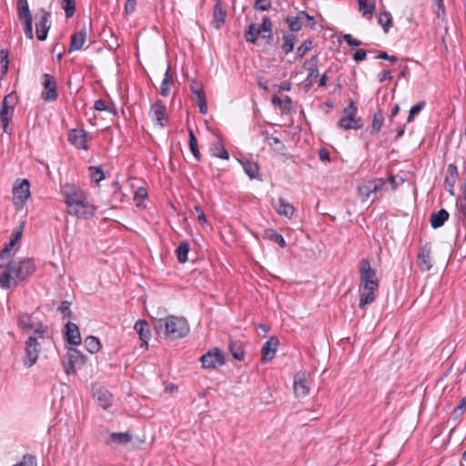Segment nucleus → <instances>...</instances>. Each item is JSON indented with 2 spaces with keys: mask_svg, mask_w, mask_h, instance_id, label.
I'll list each match as a JSON object with an SVG mask.
<instances>
[{
  "mask_svg": "<svg viewBox=\"0 0 466 466\" xmlns=\"http://www.w3.org/2000/svg\"><path fill=\"white\" fill-rule=\"evenodd\" d=\"M61 7L64 9L66 16L70 18L76 12V0H62Z\"/></svg>",
  "mask_w": 466,
  "mask_h": 466,
  "instance_id": "48",
  "label": "nucleus"
},
{
  "mask_svg": "<svg viewBox=\"0 0 466 466\" xmlns=\"http://www.w3.org/2000/svg\"><path fill=\"white\" fill-rule=\"evenodd\" d=\"M211 153H212V156L221 158V159H228L229 158V154H228V150L222 145H219V144L214 145L211 147Z\"/></svg>",
  "mask_w": 466,
  "mask_h": 466,
  "instance_id": "49",
  "label": "nucleus"
},
{
  "mask_svg": "<svg viewBox=\"0 0 466 466\" xmlns=\"http://www.w3.org/2000/svg\"><path fill=\"white\" fill-rule=\"evenodd\" d=\"M284 21L287 23L289 29L291 32H299L304 25L300 12H298L296 15L286 16Z\"/></svg>",
  "mask_w": 466,
  "mask_h": 466,
  "instance_id": "36",
  "label": "nucleus"
},
{
  "mask_svg": "<svg viewBox=\"0 0 466 466\" xmlns=\"http://www.w3.org/2000/svg\"><path fill=\"white\" fill-rule=\"evenodd\" d=\"M16 103L17 97L15 93H10L3 98L0 110V122L5 133H9V123L13 117Z\"/></svg>",
  "mask_w": 466,
  "mask_h": 466,
  "instance_id": "4",
  "label": "nucleus"
},
{
  "mask_svg": "<svg viewBox=\"0 0 466 466\" xmlns=\"http://www.w3.org/2000/svg\"><path fill=\"white\" fill-rule=\"evenodd\" d=\"M265 237L268 238L270 240L275 241L279 244L280 248H285L287 246L286 241L281 234L278 233L274 229H267L265 231Z\"/></svg>",
  "mask_w": 466,
  "mask_h": 466,
  "instance_id": "47",
  "label": "nucleus"
},
{
  "mask_svg": "<svg viewBox=\"0 0 466 466\" xmlns=\"http://www.w3.org/2000/svg\"><path fill=\"white\" fill-rule=\"evenodd\" d=\"M132 441V435L128 432H113L106 441L107 445H126Z\"/></svg>",
  "mask_w": 466,
  "mask_h": 466,
  "instance_id": "29",
  "label": "nucleus"
},
{
  "mask_svg": "<svg viewBox=\"0 0 466 466\" xmlns=\"http://www.w3.org/2000/svg\"><path fill=\"white\" fill-rule=\"evenodd\" d=\"M86 39V29L83 27L80 31L71 35L69 52L81 50Z\"/></svg>",
  "mask_w": 466,
  "mask_h": 466,
  "instance_id": "27",
  "label": "nucleus"
},
{
  "mask_svg": "<svg viewBox=\"0 0 466 466\" xmlns=\"http://www.w3.org/2000/svg\"><path fill=\"white\" fill-rule=\"evenodd\" d=\"M240 164L249 178L254 179L259 177V167L258 163L251 160H241Z\"/></svg>",
  "mask_w": 466,
  "mask_h": 466,
  "instance_id": "35",
  "label": "nucleus"
},
{
  "mask_svg": "<svg viewBox=\"0 0 466 466\" xmlns=\"http://www.w3.org/2000/svg\"><path fill=\"white\" fill-rule=\"evenodd\" d=\"M23 228H24V223H22V224L19 226L18 229H17V230H15V231L13 233V235H12V237H11V238H10V241H12V242H14L15 244H16V243L21 239V238H22Z\"/></svg>",
  "mask_w": 466,
  "mask_h": 466,
  "instance_id": "64",
  "label": "nucleus"
},
{
  "mask_svg": "<svg viewBox=\"0 0 466 466\" xmlns=\"http://www.w3.org/2000/svg\"><path fill=\"white\" fill-rule=\"evenodd\" d=\"M384 122V116L380 109H378L377 112L373 115V119L371 123V133H379L381 129V127Z\"/></svg>",
  "mask_w": 466,
  "mask_h": 466,
  "instance_id": "42",
  "label": "nucleus"
},
{
  "mask_svg": "<svg viewBox=\"0 0 466 466\" xmlns=\"http://www.w3.org/2000/svg\"><path fill=\"white\" fill-rule=\"evenodd\" d=\"M318 63L319 56L317 55L304 63L303 67L309 71L308 78H315L319 76Z\"/></svg>",
  "mask_w": 466,
  "mask_h": 466,
  "instance_id": "39",
  "label": "nucleus"
},
{
  "mask_svg": "<svg viewBox=\"0 0 466 466\" xmlns=\"http://www.w3.org/2000/svg\"><path fill=\"white\" fill-rule=\"evenodd\" d=\"M13 268L15 278L19 280H25L35 271V265L30 258H24L19 262H10Z\"/></svg>",
  "mask_w": 466,
  "mask_h": 466,
  "instance_id": "8",
  "label": "nucleus"
},
{
  "mask_svg": "<svg viewBox=\"0 0 466 466\" xmlns=\"http://www.w3.org/2000/svg\"><path fill=\"white\" fill-rule=\"evenodd\" d=\"M85 347L88 352L94 354L99 351L101 344L97 338L88 336L85 339Z\"/></svg>",
  "mask_w": 466,
  "mask_h": 466,
  "instance_id": "41",
  "label": "nucleus"
},
{
  "mask_svg": "<svg viewBox=\"0 0 466 466\" xmlns=\"http://www.w3.org/2000/svg\"><path fill=\"white\" fill-rule=\"evenodd\" d=\"M293 389L298 398L305 397L309 393V379L306 372L299 371L295 374Z\"/></svg>",
  "mask_w": 466,
  "mask_h": 466,
  "instance_id": "15",
  "label": "nucleus"
},
{
  "mask_svg": "<svg viewBox=\"0 0 466 466\" xmlns=\"http://www.w3.org/2000/svg\"><path fill=\"white\" fill-rule=\"evenodd\" d=\"M93 398L100 408H109L112 405V394L102 386H93Z\"/></svg>",
  "mask_w": 466,
  "mask_h": 466,
  "instance_id": "20",
  "label": "nucleus"
},
{
  "mask_svg": "<svg viewBox=\"0 0 466 466\" xmlns=\"http://www.w3.org/2000/svg\"><path fill=\"white\" fill-rule=\"evenodd\" d=\"M385 181L381 178L368 181L358 187V194L362 201H366L371 195L382 189Z\"/></svg>",
  "mask_w": 466,
  "mask_h": 466,
  "instance_id": "16",
  "label": "nucleus"
},
{
  "mask_svg": "<svg viewBox=\"0 0 466 466\" xmlns=\"http://www.w3.org/2000/svg\"><path fill=\"white\" fill-rule=\"evenodd\" d=\"M434 5L436 6L435 13L439 17H443L445 15V6L443 0H434Z\"/></svg>",
  "mask_w": 466,
  "mask_h": 466,
  "instance_id": "61",
  "label": "nucleus"
},
{
  "mask_svg": "<svg viewBox=\"0 0 466 466\" xmlns=\"http://www.w3.org/2000/svg\"><path fill=\"white\" fill-rule=\"evenodd\" d=\"M70 305H71V303L67 300L62 301L61 304L59 305L57 310L61 314L65 315L64 318L71 316Z\"/></svg>",
  "mask_w": 466,
  "mask_h": 466,
  "instance_id": "57",
  "label": "nucleus"
},
{
  "mask_svg": "<svg viewBox=\"0 0 466 466\" xmlns=\"http://www.w3.org/2000/svg\"><path fill=\"white\" fill-rule=\"evenodd\" d=\"M431 254V245L430 243H426L420 247L417 255V263L422 271H428L432 268Z\"/></svg>",
  "mask_w": 466,
  "mask_h": 466,
  "instance_id": "19",
  "label": "nucleus"
},
{
  "mask_svg": "<svg viewBox=\"0 0 466 466\" xmlns=\"http://www.w3.org/2000/svg\"><path fill=\"white\" fill-rule=\"evenodd\" d=\"M35 34L39 41H45L51 27V13L45 8H39L35 14Z\"/></svg>",
  "mask_w": 466,
  "mask_h": 466,
  "instance_id": "5",
  "label": "nucleus"
},
{
  "mask_svg": "<svg viewBox=\"0 0 466 466\" xmlns=\"http://www.w3.org/2000/svg\"><path fill=\"white\" fill-rule=\"evenodd\" d=\"M149 115L160 127L167 124V107L161 101H157L151 106Z\"/></svg>",
  "mask_w": 466,
  "mask_h": 466,
  "instance_id": "18",
  "label": "nucleus"
},
{
  "mask_svg": "<svg viewBox=\"0 0 466 466\" xmlns=\"http://www.w3.org/2000/svg\"><path fill=\"white\" fill-rule=\"evenodd\" d=\"M86 361L84 356L78 350L69 348L65 361V370L66 374H74L77 369H80Z\"/></svg>",
  "mask_w": 466,
  "mask_h": 466,
  "instance_id": "9",
  "label": "nucleus"
},
{
  "mask_svg": "<svg viewBox=\"0 0 466 466\" xmlns=\"http://www.w3.org/2000/svg\"><path fill=\"white\" fill-rule=\"evenodd\" d=\"M275 209L278 214L288 218H291L295 212V208L283 198H279L278 199V204L275 206Z\"/></svg>",
  "mask_w": 466,
  "mask_h": 466,
  "instance_id": "30",
  "label": "nucleus"
},
{
  "mask_svg": "<svg viewBox=\"0 0 466 466\" xmlns=\"http://www.w3.org/2000/svg\"><path fill=\"white\" fill-rule=\"evenodd\" d=\"M188 137H189L188 143H189L190 151H191L192 155L194 156V157L196 158V160L199 161L201 155H200V152L198 147L197 137L191 128L188 129Z\"/></svg>",
  "mask_w": 466,
  "mask_h": 466,
  "instance_id": "43",
  "label": "nucleus"
},
{
  "mask_svg": "<svg viewBox=\"0 0 466 466\" xmlns=\"http://www.w3.org/2000/svg\"><path fill=\"white\" fill-rule=\"evenodd\" d=\"M359 9L362 14V16L367 19H371L376 4L373 0H358Z\"/></svg>",
  "mask_w": 466,
  "mask_h": 466,
  "instance_id": "34",
  "label": "nucleus"
},
{
  "mask_svg": "<svg viewBox=\"0 0 466 466\" xmlns=\"http://www.w3.org/2000/svg\"><path fill=\"white\" fill-rule=\"evenodd\" d=\"M18 327L25 332L32 330L36 324L32 320V317L26 313L20 314L17 318Z\"/></svg>",
  "mask_w": 466,
  "mask_h": 466,
  "instance_id": "38",
  "label": "nucleus"
},
{
  "mask_svg": "<svg viewBox=\"0 0 466 466\" xmlns=\"http://www.w3.org/2000/svg\"><path fill=\"white\" fill-rule=\"evenodd\" d=\"M30 197V183L27 179L21 180L13 188L14 205L22 208Z\"/></svg>",
  "mask_w": 466,
  "mask_h": 466,
  "instance_id": "11",
  "label": "nucleus"
},
{
  "mask_svg": "<svg viewBox=\"0 0 466 466\" xmlns=\"http://www.w3.org/2000/svg\"><path fill=\"white\" fill-rule=\"evenodd\" d=\"M338 127L343 130L360 129L363 127V121L356 116H342L338 122Z\"/></svg>",
  "mask_w": 466,
  "mask_h": 466,
  "instance_id": "24",
  "label": "nucleus"
},
{
  "mask_svg": "<svg viewBox=\"0 0 466 466\" xmlns=\"http://www.w3.org/2000/svg\"><path fill=\"white\" fill-rule=\"evenodd\" d=\"M43 77L44 90L42 91L41 97L46 102H53L56 100L58 96L56 79L49 74H44Z\"/></svg>",
  "mask_w": 466,
  "mask_h": 466,
  "instance_id": "12",
  "label": "nucleus"
},
{
  "mask_svg": "<svg viewBox=\"0 0 466 466\" xmlns=\"http://www.w3.org/2000/svg\"><path fill=\"white\" fill-rule=\"evenodd\" d=\"M190 90L192 94L196 96L195 101L199 107V112L203 115L207 114V99L204 94L202 83L197 79H193L190 82Z\"/></svg>",
  "mask_w": 466,
  "mask_h": 466,
  "instance_id": "17",
  "label": "nucleus"
},
{
  "mask_svg": "<svg viewBox=\"0 0 466 466\" xmlns=\"http://www.w3.org/2000/svg\"><path fill=\"white\" fill-rule=\"evenodd\" d=\"M447 176L445 177V188L451 194H454V187L459 176L458 167L455 164L451 163L448 165Z\"/></svg>",
  "mask_w": 466,
  "mask_h": 466,
  "instance_id": "22",
  "label": "nucleus"
},
{
  "mask_svg": "<svg viewBox=\"0 0 466 466\" xmlns=\"http://www.w3.org/2000/svg\"><path fill=\"white\" fill-rule=\"evenodd\" d=\"M202 367L204 369H215L217 366H221L225 363L223 353L218 348L208 351L200 358Z\"/></svg>",
  "mask_w": 466,
  "mask_h": 466,
  "instance_id": "13",
  "label": "nucleus"
},
{
  "mask_svg": "<svg viewBox=\"0 0 466 466\" xmlns=\"http://www.w3.org/2000/svg\"><path fill=\"white\" fill-rule=\"evenodd\" d=\"M360 285L359 295L360 309H364L367 305L375 300V290L379 287V279L376 271L371 268L369 259H362L360 266Z\"/></svg>",
  "mask_w": 466,
  "mask_h": 466,
  "instance_id": "1",
  "label": "nucleus"
},
{
  "mask_svg": "<svg viewBox=\"0 0 466 466\" xmlns=\"http://www.w3.org/2000/svg\"><path fill=\"white\" fill-rule=\"evenodd\" d=\"M228 350L232 357L237 360H243L245 358V350L243 343L239 340L229 339Z\"/></svg>",
  "mask_w": 466,
  "mask_h": 466,
  "instance_id": "32",
  "label": "nucleus"
},
{
  "mask_svg": "<svg viewBox=\"0 0 466 466\" xmlns=\"http://www.w3.org/2000/svg\"><path fill=\"white\" fill-rule=\"evenodd\" d=\"M462 196L456 200L457 216L462 225L466 224V183L461 187Z\"/></svg>",
  "mask_w": 466,
  "mask_h": 466,
  "instance_id": "28",
  "label": "nucleus"
},
{
  "mask_svg": "<svg viewBox=\"0 0 466 466\" xmlns=\"http://www.w3.org/2000/svg\"><path fill=\"white\" fill-rule=\"evenodd\" d=\"M33 329V335H31L30 337H36V341H38V339H44L45 334L47 331V327L43 325L41 322H38L36 323Z\"/></svg>",
  "mask_w": 466,
  "mask_h": 466,
  "instance_id": "53",
  "label": "nucleus"
},
{
  "mask_svg": "<svg viewBox=\"0 0 466 466\" xmlns=\"http://www.w3.org/2000/svg\"><path fill=\"white\" fill-rule=\"evenodd\" d=\"M96 208L89 203L87 196L67 208V213L79 218L88 219L94 216Z\"/></svg>",
  "mask_w": 466,
  "mask_h": 466,
  "instance_id": "7",
  "label": "nucleus"
},
{
  "mask_svg": "<svg viewBox=\"0 0 466 466\" xmlns=\"http://www.w3.org/2000/svg\"><path fill=\"white\" fill-rule=\"evenodd\" d=\"M155 329L158 335L163 334L165 338L177 339L189 332V326L185 318L169 316L157 319L155 322Z\"/></svg>",
  "mask_w": 466,
  "mask_h": 466,
  "instance_id": "2",
  "label": "nucleus"
},
{
  "mask_svg": "<svg viewBox=\"0 0 466 466\" xmlns=\"http://www.w3.org/2000/svg\"><path fill=\"white\" fill-rule=\"evenodd\" d=\"M16 7L20 22L33 19L27 0H17Z\"/></svg>",
  "mask_w": 466,
  "mask_h": 466,
  "instance_id": "33",
  "label": "nucleus"
},
{
  "mask_svg": "<svg viewBox=\"0 0 466 466\" xmlns=\"http://www.w3.org/2000/svg\"><path fill=\"white\" fill-rule=\"evenodd\" d=\"M262 135L266 137V139L268 141V145L270 147H278L279 149L284 147L283 143L278 137L269 135L268 132H262Z\"/></svg>",
  "mask_w": 466,
  "mask_h": 466,
  "instance_id": "54",
  "label": "nucleus"
},
{
  "mask_svg": "<svg viewBox=\"0 0 466 466\" xmlns=\"http://www.w3.org/2000/svg\"><path fill=\"white\" fill-rule=\"evenodd\" d=\"M188 252H189V244L187 242L179 243V245L176 250L177 260L180 263H185L187 260Z\"/></svg>",
  "mask_w": 466,
  "mask_h": 466,
  "instance_id": "45",
  "label": "nucleus"
},
{
  "mask_svg": "<svg viewBox=\"0 0 466 466\" xmlns=\"http://www.w3.org/2000/svg\"><path fill=\"white\" fill-rule=\"evenodd\" d=\"M344 116H356L357 114V106H355V102L350 100V104L343 109Z\"/></svg>",
  "mask_w": 466,
  "mask_h": 466,
  "instance_id": "58",
  "label": "nucleus"
},
{
  "mask_svg": "<svg viewBox=\"0 0 466 466\" xmlns=\"http://www.w3.org/2000/svg\"><path fill=\"white\" fill-rule=\"evenodd\" d=\"M60 192L64 198L66 208L86 196L85 191L76 184L72 183H66L61 186Z\"/></svg>",
  "mask_w": 466,
  "mask_h": 466,
  "instance_id": "10",
  "label": "nucleus"
},
{
  "mask_svg": "<svg viewBox=\"0 0 466 466\" xmlns=\"http://www.w3.org/2000/svg\"><path fill=\"white\" fill-rule=\"evenodd\" d=\"M279 346V339L276 337H270L262 346L261 362L271 360L275 357Z\"/></svg>",
  "mask_w": 466,
  "mask_h": 466,
  "instance_id": "21",
  "label": "nucleus"
},
{
  "mask_svg": "<svg viewBox=\"0 0 466 466\" xmlns=\"http://www.w3.org/2000/svg\"><path fill=\"white\" fill-rule=\"evenodd\" d=\"M15 278L13 273V268L10 262L7 263L5 270L0 273V288L4 289H8L12 286L16 287L17 282L15 281Z\"/></svg>",
  "mask_w": 466,
  "mask_h": 466,
  "instance_id": "23",
  "label": "nucleus"
},
{
  "mask_svg": "<svg viewBox=\"0 0 466 466\" xmlns=\"http://www.w3.org/2000/svg\"><path fill=\"white\" fill-rule=\"evenodd\" d=\"M40 350L41 344L36 341V337H28L24 348L23 363L25 367L31 368L36 363Z\"/></svg>",
  "mask_w": 466,
  "mask_h": 466,
  "instance_id": "6",
  "label": "nucleus"
},
{
  "mask_svg": "<svg viewBox=\"0 0 466 466\" xmlns=\"http://www.w3.org/2000/svg\"><path fill=\"white\" fill-rule=\"evenodd\" d=\"M194 209L198 215V220L199 221V223L201 225L207 224L208 220H207V218H206L202 208L198 205H197L194 207Z\"/></svg>",
  "mask_w": 466,
  "mask_h": 466,
  "instance_id": "62",
  "label": "nucleus"
},
{
  "mask_svg": "<svg viewBox=\"0 0 466 466\" xmlns=\"http://www.w3.org/2000/svg\"><path fill=\"white\" fill-rule=\"evenodd\" d=\"M313 48V41L307 39L297 48L296 60H300L304 56Z\"/></svg>",
  "mask_w": 466,
  "mask_h": 466,
  "instance_id": "46",
  "label": "nucleus"
},
{
  "mask_svg": "<svg viewBox=\"0 0 466 466\" xmlns=\"http://www.w3.org/2000/svg\"><path fill=\"white\" fill-rule=\"evenodd\" d=\"M379 24L382 26L383 31L388 33L392 26V16L390 12L384 11L380 14Z\"/></svg>",
  "mask_w": 466,
  "mask_h": 466,
  "instance_id": "44",
  "label": "nucleus"
},
{
  "mask_svg": "<svg viewBox=\"0 0 466 466\" xmlns=\"http://www.w3.org/2000/svg\"><path fill=\"white\" fill-rule=\"evenodd\" d=\"M425 106H426L425 101H420L415 106H413L410 110L408 118H407V122L408 123L412 122L415 116L418 115L425 107Z\"/></svg>",
  "mask_w": 466,
  "mask_h": 466,
  "instance_id": "51",
  "label": "nucleus"
},
{
  "mask_svg": "<svg viewBox=\"0 0 466 466\" xmlns=\"http://www.w3.org/2000/svg\"><path fill=\"white\" fill-rule=\"evenodd\" d=\"M299 12H300V15L302 17V21L304 23V25H306L307 22H309V27L313 29L315 27V25H316V21H315L314 17L309 15L305 11H299Z\"/></svg>",
  "mask_w": 466,
  "mask_h": 466,
  "instance_id": "60",
  "label": "nucleus"
},
{
  "mask_svg": "<svg viewBox=\"0 0 466 466\" xmlns=\"http://www.w3.org/2000/svg\"><path fill=\"white\" fill-rule=\"evenodd\" d=\"M89 173L92 180L98 183L105 178V175L101 166L89 167Z\"/></svg>",
  "mask_w": 466,
  "mask_h": 466,
  "instance_id": "50",
  "label": "nucleus"
},
{
  "mask_svg": "<svg viewBox=\"0 0 466 466\" xmlns=\"http://www.w3.org/2000/svg\"><path fill=\"white\" fill-rule=\"evenodd\" d=\"M68 142L77 149L87 150L88 140L87 132L82 128H73L67 134Z\"/></svg>",
  "mask_w": 466,
  "mask_h": 466,
  "instance_id": "14",
  "label": "nucleus"
},
{
  "mask_svg": "<svg viewBox=\"0 0 466 466\" xmlns=\"http://www.w3.org/2000/svg\"><path fill=\"white\" fill-rule=\"evenodd\" d=\"M450 214L446 209H440L438 212L432 213L430 218L431 225L433 228H439L444 225L449 219Z\"/></svg>",
  "mask_w": 466,
  "mask_h": 466,
  "instance_id": "31",
  "label": "nucleus"
},
{
  "mask_svg": "<svg viewBox=\"0 0 466 466\" xmlns=\"http://www.w3.org/2000/svg\"><path fill=\"white\" fill-rule=\"evenodd\" d=\"M344 41L350 46H360L362 45V43L359 40H356L352 37L351 35L346 34L343 35Z\"/></svg>",
  "mask_w": 466,
  "mask_h": 466,
  "instance_id": "63",
  "label": "nucleus"
},
{
  "mask_svg": "<svg viewBox=\"0 0 466 466\" xmlns=\"http://www.w3.org/2000/svg\"><path fill=\"white\" fill-rule=\"evenodd\" d=\"M271 7V0H256L254 8L259 11H267Z\"/></svg>",
  "mask_w": 466,
  "mask_h": 466,
  "instance_id": "56",
  "label": "nucleus"
},
{
  "mask_svg": "<svg viewBox=\"0 0 466 466\" xmlns=\"http://www.w3.org/2000/svg\"><path fill=\"white\" fill-rule=\"evenodd\" d=\"M135 330L139 336L140 340L142 341V346L147 348V342L150 339V329L149 324L146 320H137L134 327Z\"/></svg>",
  "mask_w": 466,
  "mask_h": 466,
  "instance_id": "26",
  "label": "nucleus"
},
{
  "mask_svg": "<svg viewBox=\"0 0 466 466\" xmlns=\"http://www.w3.org/2000/svg\"><path fill=\"white\" fill-rule=\"evenodd\" d=\"M66 335L69 344L76 346L81 343L80 331L76 324L68 321L66 324Z\"/></svg>",
  "mask_w": 466,
  "mask_h": 466,
  "instance_id": "25",
  "label": "nucleus"
},
{
  "mask_svg": "<svg viewBox=\"0 0 466 466\" xmlns=\"http://www.w3.org/2000/svg\"><path fill=\"white\" fill-rule=\"evenodd\" d=\"M272 22L268 16H264L262 18V22L259 26L256 24H250L245 32L246 41L255 44L259 36L267 38L268 41L272 40Z\"/></svg>",
  "mask_w": 466,
  "mask_h": 466,
  "instance_id": "3",
  "label": "nucleus"
},
{
  "mask_svg": "<svg viewBox=\"0 0 466 466\" xmlns=\"http://www.w3.org/2000/svg\"><path fill=\"white\" fill-rule=\"evenodd\" d=\"M0 64L2 66V76H5L9 66L8 51L6 49L0 50Z\"/></svg>",
  "mask_w": 466,
  "mask_h": 466,
  "instance_id": "52",
  "label": "nucleus"
},
{
  "mask_svg": "<svg viewBox=\"0 0 466 466\" xmlns=\"http://www.w3.org/2000/svg\"><path fill=\"white\" fill-rule=\"evenodd\" d=\"M283 44L281 46L282 51L288 55L293 51L294 46L297 42V37L293 34H284L282 35Z\"/></svg>",
  "mask_w": 466,
  "mask_h": 466,
  "instance_id": "40",
  "label": "nucleus"
},
{
  "mask_svg": "<svg viewBox=\"0 0 466 466\" xmlns=\"http://www.w3.org/2000/svg\"><path fill=\"white\" fill-rule=\"evenodd\" d=\"M227 16L226 11L223 9L222 4L220 0H217L214 10H213V17L216 23V27L220 28L221 25L225 23Z\"/></svg>",
  "mask_w": 466,
  "mask_h": 466,
  "instance_id": "37",
  "label": "nucleus"
},
{
  "mask_svg": "<svg viewBox=\"0 0 466 466\" xmlns=\"http://www.w3.org/2000/svg\"><path fill=\"white\" fill-rule=\"evenodd\" d=\"M137 1V0H126V4H125V7H124V11H125L126 15H129L135 12Z\"/></svg>",
  "mask_w": 466,
  "mask_h": 466,
  "instance_id": "59",
  "label": "nucleus"
},
{
  "mask_svg": "<svg viewBox=\"0 0 466 466\" xmlns=\"http://www.w3.org/2000/svg\"><path fill=\"white\" fill-rule=\"evenodd\" d=\"M24 24V32L25 36L33 40L34 39V31H33V19L26 20L22 22Z\"/></svg>",
  "mask_w": 466,
  "mask_h": 466,
  "instance_id": "55",
  "label": "nucleus"
}]
</instances>
